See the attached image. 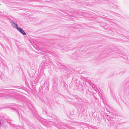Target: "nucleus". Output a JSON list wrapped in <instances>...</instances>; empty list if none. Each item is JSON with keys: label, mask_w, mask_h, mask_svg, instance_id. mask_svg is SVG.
Returning a JSON list of instances; mask_svg holds the SVG:
<instances>
[{"label": "nucleus", "mask_w": 129, "mask_h": 129, "mask_svg": "<svg viewBox=\"0 0 129 129\" xmlns=\"http://www.w3.org/2000/svg\"><path fill=\"white\" fill-rule=\"evenodd\" d=\"M20 33L23 35H26V33L22 29L21 30Z\"/></svg>", "instance_id": "3"}, {"label": "nucleus", "mask_w": 129, "mask_h": 129, "mask_svg": "<svg viewBox=\"0 0 129 129\" xmlns=\"http://www.w3.org/2000/svg\"><path fill=\"white\" fill-rule=\"evenodd\" d=\"M5 121L2 120H0V129L4 126Z\"/></svg>", "instance_id": "2"}, {"label": "nucleus", "mask_w": 129, "mask_h": 129, "mask_svg": "<svg viewBox=\"0 0 129 129\" xmlns=\"http://www.w3.org/2000/svg\"><path fill=\"white\" fill-rule=\"evenodd\" d=\"M12 23L14 25V26L15 27V28L20 32L22 29L18 27L17 25L14 22H12Z\"/></svg>", "instance_id": "1"}]
</instances>
